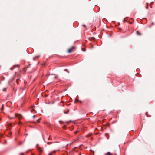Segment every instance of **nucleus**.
Here are the masks:
<instances>
[{
  "mask_svg": "<svg viewBox=\"0 0 155 155\" xmlns=\"http://www.w3.org/2000/svg\"><path fill=\"white\" fill-rule=\"evenodd\" d=\"M8 118H9L10 119H12L13 118H18V119L20 120L21 119H22V116L18 114H15V117L13 118H10L9 116H8Z\"/></svg>",
  "mask_w": 155,
  "mask_h": 155,
  "instance_id": "obj_1",
  "label": "nucleus"
},
{
  "mask_svg": "<svg viewBox=\"0 0 155 155\" xmlns=\"http://www.w3.org/2000/svg\"><path fill=\"white\" fill-rule=\"evenodd\" d=\"M38 150L39 152H41L42 151V149L40 147L38 148Z\"/></svg>",
  "mask_w": 155,
  "mask_h": 155,
  "instance_id": "obj_2",
  "label": "nucleus"
},
{
  "mask_svg": "<svg viewBox=\"0 0 155 155\" xmlns=\"http://www.w3.org/2000/svg\"><path fill=\"white\" fill-rule=\"evenodd\" d=\"M41 118H40L38 119L37 120V123H39L40 122V120L41 119Z\"/></svg>",
  "mask_w": 155,
  "mask_h": 155,
  "instance_id": "obj_3",
  "label": "nucleus"
},
{
  "mask_svg": "<svg viewBox=\"0 0 155 155\" xmlns=\"http://www.w3.org/2000/svg\"><path fill=\"white\" fill-rule=\"evenodd\" d=\"M72 49H70L68 50V53H70L72 52Z\"/></svg>",
  "mask_w": 155,
  "mask_h": 155,
  "instance_id": "obj_4",
  "label": "nucleus"
},
{
  "mask_svg": "<svg viewBox=\"0 0 155 155\" xmlns=\"http://www.w3.org/2000/svg\"><path fill=\"white\" fill-rule=\"evenodd\" d=\"M107 155H111V153L110 152H108Z\"/></svg>",
  "mask_w": 155,
  "mask_h": 155,
  "instance_id": "obj_5",
  "label": "nucleus"
},
{
  "mask_svg": "<svg viewBox=\"0 0 155 155\" xmlns=\"http://www.w3.org/2000/svg\"><path fill=\"white\" fill-rule=\"evenodd\" d=\"M149 5V4L148 3H147V7H146V9H148V7Z\"/></svg>",
  "mask_w": 155,
  "mask_h": 155,
  "instance_id": "obj_6",
  "label": "nucleus"
},
{
  "mask_svg": "<svg viewBox=\"0 0 155 155\" xmlns=\"http://www.w3.org/2000/svg\"><path fill=\"white\" fill-rule=\"evenodd\" d=\"M3 105H2V107L1 108V110H3Z\"/></svg>",
  "mask_w": 155,
  "mask_h": 155,
  "instance_id": "obj_7",
  "label": "nucleus"
},
{
  "mask_svg": "<svg viewBox=\"0 0 155 155\" xmlns=\"http://www.w3.org/2000/svg\"><path fill=\"white\" fill-rule=\"evenodd\" d=\"M137 33L138 35H141V34H140V33L139 32H138V31H137Z\"/></svg>",
  "mask_w": 155,
  "mask_h": 155,
  "instance_id": "obj_8",
  "label": "nucleus"
},
{
  "mask_svg": "<svg viewBox=\"0 0 155 155\" xmlns=\"http://www.w3.org/2000/svg\"><path fill=\"white\" fill-rule=\"evenodd\" d=\"M6 90V88H4L3 89V91H5Z\"/></svg>",
  "mask_w": 155,
  "mask_h": 155,
  "instance_id": "obj_9",
  "label": "nucleus"
},
{
  "mask_svg": "<svg viewBox=\"0 0 155 155\" xmlns=\"http://www.w3.org/2000/svg\"><path fill=\"white\" fill-rule=\"evenodd\" d=\"M52 143V142H48L47 143V144H50L51 143Z\"/></svg>",
  "mask_w": 155,
  "mask_h": 155,
  "instance_id": "obj_10",
  "label": "nucleus"
},
{
  "mask_svg": "<svg viewBox=\"0 0 155 155\" xmlns=\"http://www.w3.org/2000/svg\"><path fill=\"white\" fill-rule=\"evenodd\" d=\"M35 111V110L34 109H32L31 110V112H33V111Z\"/></svg>",
  "mask_w": 155,
  "mask_h": 155,
  "instance_id": "obj_11",
  "label": "nucleus"
},
{
  "mask_svg": "<svg viewBox=\"0 0 155 155\" xmlns=\"http://www.w3.org/2000/svg\"><path fill=\"white\" fill-rule=\"evenodd\" d=\"M146 116H147V117H148V113L147 112H146Z\"/></svg>",
  "mask_w": 155,
  "mask_h": 155,
  "instance_id": "obj_12",
  "label": "nucleus"
},
{
  "mask_svg": "<svg viewBox=\"0 0 155 155\" xmlns=\"http://www.w3.org/2000/svg\"><path fill=\"white\" fill-rule=\"evenodd\" d=\"M56 152V151L55 150H54V151H53V152H51V153H55V152Z\"/></svg>",
  "mask_w": 155,
  "mask_h": 155,
  "instance_id": "obj_13",
  "label": "nucleus"
},
{
  "mask_svg": "<svg viewBox=\"0 0 155 155\" xmlns=\"http://www.w3.org/2000/svg\"><path fill=\"white\" fill-rule=\"evenodd\" d=\"M20 155H24V153H21V154H20Z\"/></svg>",
  "mask_w": 155,
  "mask_h": 155,
  "instance_id": "obj_14",
  "label": "nucleus"
},
{
  "mask_svg": "<svg viewBox=\"0 0 155 155\" xmlns=\"http://www.w3.org/2000/svg\"><path fill=\"white\" fill-rule=\"evenodd\" d=\"M82 50L84 51H85V50H84V48L82 49Z\"/></svg>",
  "mask_w": 155,
  "mask_h": 155,
  "instance_id": "obj_15",
  "label": "nucleus"
},
{
  "mask_svg": "<svg viewBox=\"0 0 155 155\" xmlns=\"http://www.w3.org/2000/svg\"><path fill=\"white\" fill-rule=\"evenodd\" d=\"M78 132V131H76L75 132V134H76Z\"/></svg>",
  "mask_w": 155,
  "mask_h": 155,
  "instance_id": "obj_16",
  "label": "nucleus"
},
{
  "mask_svg": "<svg viewBox=\"0 0 155 155\" xmlns=\"http://www.w3.org/2000/svg\"><path fill=\"white\" fill-rule=\"evenodd\" d=\"M48 155H52V154L51 153H50Z\"/></svg>",
  "mask_w": 155,
  "mask_h": 155,
  "instance_id": "obj_17",
  "label": "nucleus"
},
{
  "mask_svg": "<svg viewBox=\"0 0 155 155\" xmlns=\"http://www.w3.org/2000/svg\"><path fill=\"white\" fill-rule=\"evenodd\" d=\"M59 123H61L62 122V121H59Z\"/></svg>",
  "mask_w": 155,
  "mask_h": 155,
  "instance_id": "obj_18",
  "label": "nucleus"
},
{
  "mask_svg": "<svg viewBox=\"0 0 155 155\" xmlns=\"http://www.w3.org/2000/svg\"><path fill=\"white\" fill-rule=\"evenodd\" d=\"M21 123V122H19V124L20 125Z\"/></svg>",
  "mask_w": 155,
  "mask_h": 155,
  "instance_id": "obj_19",
  "label": "nucleus"
},
{
  "mask_svg": "<svg viewBox=\"0 0 155 155\" xmlns=\"http://www.w3.org/2000/svg\"><path fill=\"white\" fill-rule=\"evenodd\" d=\"M35 107V106H31V108H33V107Z\"/></svg>",
  "mask_w": 155,
  "mask_h": 155,
  "instance_id": "obj_20",
  "label": "nucleus"
},
{
  "mask_svg": "<svg viewBox=\"0 0 155 155\" xmlns=\"http://www.w3.org/2000/svg\"><path fill=\"white\" fill-rule=\"evenodd\" d=\"M35 57H34V58H33V60H35Z\"/></svg>",
  "mask_w": 155,
  "mask_h": 155,
  "instance_id": "obj_21",
  "label": "nucleus"
},
{
  "mask_svg": "<svg viewBox=\"0 0 155 155\" xmlns=\"http://www.w3.org/2000/svg\"><path fill=\"white\" fill-rule=\"evenodd\" d=\"M35 115H34V116H33V118H35Z\"/></svg>",
  "mask_w": 155,
  "mask_h": 155,
  "instance_id": "obj_22",
  "label": "nucleus"
},
{
  "mask_svg": "<svg viewBox=\"0 0 155 155\" xmlns=\"http://www.w3.org/2000/svg\"><path fill=\"white\" fill-rule=\"evenodd\" d=\"M28 151H27L26 152V153H28Z\"/></svg>",
  "mask_w": 155,
  "mask_h": 155,
  "instance_id": "obj_23",
  "label": "nucleus"
},
{
  "mask_svg": "<svg viewBox=\"0 0 155 155\" xmlns=\"http://www.w3.org/2000/svg\"><path fill=\"white\" fill-rule=\"evenodd\" d=\"M83 26H85V25H83Z\"/></svg>",
  "mask_w": 155,
  "mask_h": 155,
  "instance_id": "obj_24",
  "label": "nucleus"
},
{
  "mask_svg": "<svg viewBox=\"0 0 155 155\" xmlns=\"http://www.w3.org/2000/svg\"><path fill=\"white\" fill-rule=\"evenodd\" d=\"M153 24H154L153 23V22H152V25H153Z\"/></svg>",
  "mask_w": 155,
  "mask_h": 155,
  "instance_id": "obj_25",
  "label": "nucleus"
},
{
  "mask_svg": "<svg viewBox=\"0 0 155 155\" xmlns=\"http://www.w3.org/2000/svg\"><path fill=\"white\" fill-rule=\"evenodd\" d=\"M66 70H67L66 69H65L64 70V71H66Z\"/></svg>",
  "mask_w": 155,
  "mask_h": 155,
  "instance_id": "obj_26",
  "label": "nucleus"
},
{
  "mask_svg": "<svg viewBox=\"0 0 155 155\" xmlns=\"http://www.w3.org/2000/svg\"><path fill=\"white\" fill-rule=\"evenodd\" d=\"M72 49H73L74 48V47H72Z\"/></svg>",
  "mask_w": 155,
  "mask_h": 155,
  "instance_id": "obj_27",
  "label": "nucleus"
},
{
  "mask_svg": "<svg viewBox=\"0 0 155 155\" xmlns=\"http://www.w3.org/2000/svg\"><path fill=\"white\" fill-rule=\"evenodd\" d=\"M86 137H88V136H87H87H86Z\"/></svg>",
  "mask_w": 155,
  "mask_h": 155,
  "instance_id": "obj_28",
  "label": "nucleus"
},
{
  "mask_svg": "<svg viewBox=\"0 0 155 155\" xmlns=\"http://www.w3.org/2000/svg\"><path fill=\"white\" fill-rule=\"evenodd\" d=\"M153 2H152L151 3H153Z\"/></svg>",
  "mask_w": 155,
  "mask_h": 155,
  "instance_id": "obj_29",
  "label": "nucleus"
},
{
  "mask_svg": "<svg viewBox=\"0 0 155 155\" xmlns=\"http://www.w3.org/2000/svg\"><path fill=\"white\" fill-rule=\"evenodd\" d=\"M1 120V119L0 118V121Z\"/></svg>",
  "mask_w": 155,
  "mask_h": 155,
  "instance_id": "obj_30",
  "label": "nucleus"
},
{
  "mask_svg": "<svg viewBox=\"0 0 155 155\" xmlns=\"http://www.w3.org/2000/svg\"><path fill=\"white\" fill-rule=\"evenodd\" d=\"M39 155H41V154H40Z\"/></svg>",
  "mask_w": 155,
  "mask_h": 155,
  "instance_id": "obj_31",
  "label": "nucleus"
},
{
  "mask_svg": "<svg viewBox=\"0 0 155 155\" xmlns=\"http://www.w3.org/2000/svg\"><path fill=\"white\" fill-rule=\"evenodd\" d=\"M115 155H116V154H115Z\"/></svg>",
  "mask_w": 155,
  "mask_h": 155,
  "instance_id": "obj_32",
  "label": "nucleus"
}]
</instances>
